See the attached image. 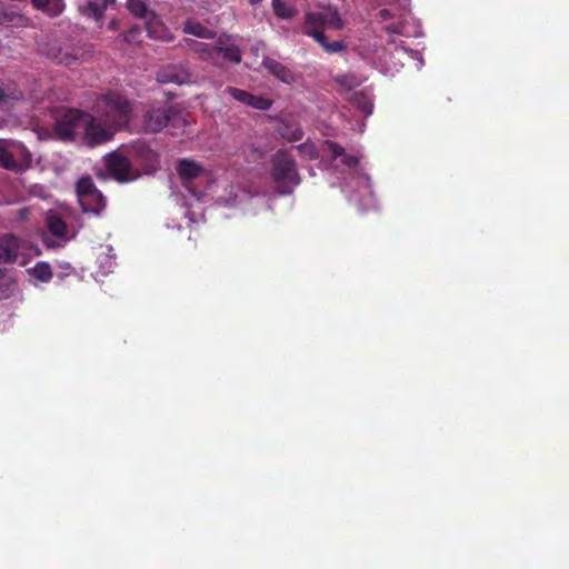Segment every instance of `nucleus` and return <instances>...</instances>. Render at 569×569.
<instances>
[{
  "label": "nucleus",
  "instance_id": "a878e982",
  "mask_svg": "<svg viewBox=\"0 0 569 569\" xmlns=\"http://www.w3.org/2000/svg\"><path fill=\"white\" fill-rule=\"evenodd\" d=\"M102 252L98 256L97 261L99 271L102 276L111 273L116 267V254L111 246L101 247Z\"/></svg>",
  "mask_w": 569,
  "mask_h": 569
},
{
  "label": "nucleus",
  "instance_id": "473e14b6",
  "mask_svg": "<svg viewBox=\"0 0 569 569\" xmlns=\"http://www.w3.org/2000/svg\"><path fill=\"white\" fill-rule=\"evenodd\" d=\"M293 148L297 149L299 154L305 159L313 160L319 157V152H318L316 146L310 141H306V142L300 143Z\"/></svg>",
  "mask_w": 569,
  "mask_h": 569
},
{
  "label": "nucleus",
  "instance_id": "2eb2a0df",
  "mask_svg": "<svg viewBox=\"0 0 569 569\" xmlns=\"http://www.w3.org/2000/svg\"><path fill=\"white\" fill-rule=\"evenodd\" d=\"M44 53L57 63L71 66L79 61L81 50L71 44H61L54 41L49 44Z\"/></svg>",
  "mask_w": 569,
  "mask_h": 569
},
{
  "label": "nucleus",
  "instance_id": "20e7f679",
  "mask_svg": "<svg viewBox=\"0 0 569 569\" xmlns=\"http://www.w3.org/2000/svg\"><path fill=\"white\" fill-rule=\"evenodd\" d=\"M94 111L103 122L113 126L117 130L127 126L133 114L130 101L116 92L99 97L94 103Z\"/></svg>",
  "mask_w": 569,
  "mask_h": 569
},
{
  "label": "nucleus",
  "instance_id": "e433bc0d",
  "mask_svg": "<svg viewBox=\"0 0 569 569\" xmlns=\"http://www.w3.org/2000/svg\"><path fill=\"white\" fill-rule=\"evenodd\" d=\"M410 54H411V57L413 59H417V61H418V69H421L423 67L425 62H423V59H422L420 52L415 51V50H410Z\"/></svg>",
  "mask_w": 569,
  "mask_h": 569
},
{
  "label": "nucleus",
  "instance_id": "6ab92c4d",
  "mask_svg": "<svg viewBox=\"0 0 569 569\" xmlns=\"http://www.w3.org/2000/svg\"><path fill=\"white\" fill-rule=\"evenodd\" d=\"M116 0H88L87 3L79 7L82 16L100 22L104 18L107 9L114 3Z\"/></svg>",
  "mask_w": 569,
  "mask_h": 569
},
{
  "label": "nucleus",
  "instance_id": "412c9836",
  "mask_svg": "<svg viewBox=\"0 0 569 569\" xmlns=\"http://www.w3.org/2000/svg\"><path fill=\"white\" fill-rule=\"evenodd\" d=\"M219 201H220V203H222L224 206H230V207L236 206L237 203H241L243 201H246L248 203V206H254V207L258 204H264V202H266L263 197L252 196L247 190H240L239 192H236L234 187H231L230 198H227V199L220 198Z\"/></svg>",
  "mask_w": 569,
  "mask_h": 569
},
{
  "label": "nucleus",
  "instance_id": "72a5a7b5",
  "mask_svg": "<svg viewBox=\"0 0 569 569\" xmlns=\"http://www.w3.org/2000/svg\"><path fill=\"white\" fill-rule=\"evenodd\" d=\"M248 106L257 110L266 111L271 108L272 101L261 96L251 94L250 100L248 101Z\"/></svg>",
  "mask_w": 569,
  "mask_h": 569
},
{
  "label": "nucleus",
  "instance_id": "f3484780",
  "mask_svg": "<svg viewBox=\"0 0 569 569\" xmlns=\"http://www.w3.org/2000/svg\"><path fill=\"white\" fill-rule=\"evenodd\" d=\"M187 46L190 51L197 53L202 61L212 66H219V52L217 51V42L210 44L197 40H188Z\"/></svg>",
  "mask_w": 569,
  "mask_h": 569
},
{
  "label": "nucleus",
  "instance_id": "ea45409f",
  "mask_svg": "<svg viewBox=\"0 0 569 569\" xmlns=\"http://www.w3.org/2000/svg\"><path fill=\"white\" fill-rule=\"evenodd\" d=\"M114 28H116V22L113 21L110 23V29H114Z\"/></svg>",
  "mask_w": 569,
  "mask_h": 569
},
{
  "label": "nucleus",
  "instance_id": "4c0bfd02",
  "mask_svg": "<svg viewBox=\"0 0 569 569\" xmlns=\"http://www.w3.org/2000/svg\"><path fill=\"white\" fill-rule=\"evenodd\" d=\"M137 30L132 29L130 30L129 34L126 36V40H130L131 38H133V33L136 32Z\"/></svg>",
  "mask_w": 569,
  "mask_h": 569
},
{
  "label": "nucleus",
  "instance_id": "7ed1b4c3",
  "mask_svg": "<svg viewBox=\"0 0 569 569\" xmlns=\"http://www.w3.org/2000/svg\"><path fill=\"white\" fill-rule=\"evenodd\" d=\"M362 81L363 79L361 77L351 72L338 74L335 78V82L338 86V92L362 114L363 119L359 122L358 127H350L351 130L358 132H363L366 127L365 120L373 112V98L371 90L368 88L357 90Z\"/></svg>",
  "mask_w": 569,
  "mask_h": 569
},
{
  "label": "nucleus",
  "instance_id": "cd10ccee",
  "mask_svg": "<svg viewBox=\"0 0 569 569\" xmlns=\"http://www.w3.org/2000/svg\"><path fill=\"white\" fill-rule=\"evenodd\" d=\"M23 98L22 92L14 83H8L0 87V108L7 107L12 101H18Z\"/></svg>",
  "mask_w": 569,
  "mask_h": 569
},
{
  "label": "nucleus",
  "instance_id": "5701e85b",
  "mask_svg": "<svg viewBox=\"0 0 569 569\" xmlns=\"http://www.w3.org/2000/svg\"><path fill=\"white\" fill-rule=\"evenodd\" d=\"M11 162H12V169L11 170H21L27 168L31 161V153L29 150L24 147L23 143L19 141H11Z\"/></svg>",
  "mask_w": 569,
  "mask_h": 569
},
{
  "label": "nucleus",
  "instance_id": "39448f33",
  "mask_svg": "<svg viewBox=\"0 0 569 569\" xmlns=\"http://www.w3.org/2000/svg\"><path fill=\"white\" fill-rule=\"evenodd\" d=\"M271 180L278 193L290 194L300 184L297 163L287 150H278L271 158Z\"/></svg>",
  "mask_w": 569,
  "mask_h": 569
},
{
  "label": "nucleus",
  "instance_id": "58836bf2",
  "mask_svg": "<svg viewBox=\"0 0 569 569\" xmlns=\"http://www.w3.org/2000/svg\"><path fill=\"white\" fill-rule=\"evenodd\" d=\"M250 4L256 6L259 4L262 0H248Z\"/></svg>",
  "mask_w": 569,
  "mask_h": 569
},
{
  "label": "nucleus",
  "instance_id": "7c9ffc66",
  "mask_svg": "<svg viewBox=\"0 0 569 569\" xmlns=\"http://www.w3.org/2000/svg\"><path fill=\"white\" fill-rule=\"evenodd\" d=\"M272 9L274 14L280 19H291L296 10L292 7L287 6L282 0H272Z\"/></svg>",
  "mask_w": 569,
  "mask_h": 569
},
{
  "label": "nucleus",
  "instance_id": "dca6fc26",
  "mask_svg": "<svg viewBox=\"0 0 569 569\" xmlns=\"http://www.w3.org/2000/svg\"><path fill=\"white\" fill-rule=\"evenodd\" d=\"M217 51L219 52V66H222L223 61H230L239 63L241 61V52L238 46H236L229 36H220L217 39Z\"/></svg>",
  "mask_w": 569,
  "mask_h": 569
},
{
  "label": "nucleus",
  "instance_id": "9d476101",
  "mask_svg": "<svg viewBox=\"0 0 569 569\" xmlns=\"http://www.w3.org/2000/svg\"><path fill=\"white\" fill-rule=\"evenodd\" d=\"M90 121V113L82 112L78 109L64 111L56 121V133L63 140H72L78 136H82L83 129Z\"/></svg>",
  "mask_w": 569,
  "mask_h": 569
},
{
  "label": "nucleus",
  "instance_id": "2f4dec72",
  "mask_svg": "<svg viewBox=\"0 0 569 569\" xmlns=\"http://www.w3.org/2000/svg\"><path fill=\"white\" fill-rule=\"evenodd\" d=\"M32 276L42 282H48L52 278L50 264L47 262H38L32 269Z\"/></svg>",
  "mask_w": 569,
  "mask_h": 569
},
{
  "label": "nucleus",
  "instance_id": "bb28decb",
  "mask_svg": "<svg viewBox=\"0 0 569 569\" xmlns=\"http://www.w3.org/2000/svg\"><path fill=\"white\" fill-rule=\"evenodd\" d=\"M183 32L202 39H213L214 32L198 21L188 20L184 23Z\"/></svg>",
  "mask_w": 569,
  "mask_h": 569
},
{
  "label": "nucleus",
  "instance_id": "423d86ee",
  "mask_svg": "<svg viewBox=\"0 0 569 569\" xmlns=\"http://www.w3.org/2000/svg\"><path fill=\"white\" fill-rule=\"evenodd\" d=\"M177 171L184 188L197 202L202 200L214 182L211 171L191 159H181L178 162Z\"/></svg>",
  "mask_w": 569,
  "mask_h": 569
},
{
  "label": "nucleus",
  "instance_id": "f257e3e1",
  "mask_svg": "<svg viewBox=\"0 0 569 569\" xmlns=\"http://www.w3.org/2000/svg\"><path fill=\"white\" fill-rule=\"evenodd\" d=\"M325 152L331 160V174L339 182L342 192L360 211L375 207L376 201L371 189L370 178L360 167L362 153L349 154L333 141H325Z\"/></svg>",
  "mask_w": 569,
  "mask_h": 569
},
{
  "label": "nucleus",
  "instance_id": "c9c22d12",
  "mask_svg": "<svg viewBox=\"0 0 569 569\" xmlns=\"http://www.w3.org/2000/svg\"><path fill=\"white\" fill-rule=\"evenodd\" d=\"M184 206L187 207L184 214L191 222H198L200 220V218H202L201 212L197 216L193 211L190 210V208L192 207V203L186 202Z\"/></svg>",
  "mask_w": 569,
  "mask_h": 569
},
{
  "label": "nucleus",
  "instance_id": "c756f323",
  "mask_svg": "<svg viewBox=\"0 0 569 569\" xmlns=\"http://www.w3.org/2000/svg\"><path fill=\"white\" fill-rule=\"evenodd\" d=\"M11 140H0V167L11 170Z\"/></svg>",
  "mask_w": 569,
  "mask_h": 569
},
{
  "label": "nucleus",
  "instance_id": "4be33fe9",
  "mask_svg": "<svg viewBox=\"0 0 569 569\" xmlns=\"http://www.w3.org/2000/svg\"><path fill=\"white\" fill-rule=\"evenodd\" d=\"M19 242L12 234L0 237V263H9L18 256Z\"/></svg>",
  "mask_w": 569,
  "mask_h": 569
},
{
  "label": "nucleus",
  "instance_id": "a19ab883",
  "mask_svg": "<svg viewBox=\"0 0 569 569\" xmlns=\"http://www.w3.org/2000/svg\"><path fill=\"white\" fill-rule=\"evenodd\" d=\"M383 3L385 4H392V2L390 0H386Z\"/></svg>",
  "mask_w": 569,
  "mask_h": 569
},
{
  "label": "nucleus",
  "instance_id": "b1692460",
  "mask_svg": "<svg viewBox=\"0 0 569 569\" xmlns=\"http://www.w3.org/2000/svg\"><path fill=\"white\" fill-rule=\"evenodd\" d=\"M303 33L306 36L312 38L317 43H319L321 46V48L327 53H331V54L340 53V52L345 51L347 48L345 42L341 40H336V41L329 42L325 32H303Z\"/></svg>",
  "mask_w": 569,
  "mask_h": 569
},
{
  "label": "nucleus",
  "instance_id": "f704fd0d",
  "mask_svg": "<svg viewBox=\"0 0 569 569\" xmlns=\"http://www.w3.org/2000/svg\"><path fill=\"white\" fill-rule=\"evenodd\" d=\"M226 91L237 101L242 102L243 104L248 106V101L250 100V97L252 93L238 89L234 87H228Z\"/></svg>",
  "mask_w": 569,
  "mask_h": 569
},
{
  "label": "nucleus",
  "instance_id": "393cba45",
  "mask_svg": "<svg viewBox=\"0 0 569 569\" xmlns=\"http://www.w3.org/2000/svg\"><path fill=\"white\" fill-rule=\"evenodd\" d=\"M32 6L49 17H58L66 9L64 0H31Z\"/></svg>",
  "mask_w": 569,
  "mask_h": 569
},
{
  "label": "nucleus",
  "instance_id": "c85d7f7f",
  "mask_svg": "<svg viewBox=\"0 0 569 569\" xmlns=\"http://www.w3.org/2000/svg\"><path fill=\"white\" fill-rule=\"evenodd\" d=\"M280 136L290 141H299L303 138V130L298 123L283 122L279 128Z\"/></svg>",
  "mask_w": 569,
  "mask_h": 569
},
{
  "label": "nucleus",
  "instance_id": "aec40b11",
  "mask_svg": "<svg viewBox=\"0 0 569 569\" xmlns=\"http://www.w3.org/2000/svg\"><path fill=\"white\" fill-rule=\"evenodd\" d=\"M262 66L283 83L291 84L297 80V76L291 69L272 58H264Z\"/></svg>",
  "mask_w": 569,
  "mask_h": 569
},
{
  "label": "nucleus",
  "instance_id": "1a4fd4ad",
  "mask_svg": "<svg viewBox=\"0 0 569 569\" xmlns=\"http://www.w3.org/2000/svg\"><path fill=\"white\" fill-rule=\"evenodd\" d=\"M126 7L132 16L146 21V29L150 38L163 41L171 40L172 37L169 30L162 24L154 12L149 10L143 0H127Z\"/></svg>",
  "mask_w": 569,
  "mask_h": 569
},
{
  "label": "nucleus",
  "instance_id": "0eeeda50",
  "mask_svg": "<svg viewBox=\"0 0 569 569\" xmlns=\"http://www.w3.org/2000/svg\"><path fill=\"white\" fill-rule=\"evenodd\" d=\"M187 120L183 113L173 107H152L143 117V129L147 132H159L167 127L179 129Z\"/></svg>",
  "mask_w": 569,
  "mask_h": 569
},
{
  "label": "nucleus",
  "instance_id": "ddd939ff",
  "mask_svg": "<svg viewBox=\"0 0 569 569\" xmlns=\"http://www.w3.org/2000/svg\"><path fill=\"white\" fill-rule=\"evenodd\" d=\"M397 8L395 12L391 9H381L378 12V18L381 22H386L389 19L398 18L399 21L392 22L386 26V31L389 33H397L406 37H410L412 33L408 30L406 23V12L408 11L409 0H396Z\"/></svg>",
  "mask_w": 569,
  "mask_h": 569
},
{
  "label": "nucleus",
  "instance_id": "6e6552de",
  "mask_svg": "<svg viewBox=\"0 0 569 569\" xmlns=\"http://www.w3.org/2000/svg\"><path fill=\"white\" fill-rule=\"evenodd\" d=\"M346 21L336 7L328 6L320 11H306L302 32H325V29L342 30Z\"/></svg>",
  "mask_w": 569,
  "mask_h": 569
},
{
  "label": "nucleus",
  "instance_id": "f8f14e48",
  "mask_svg": "<svg viewBox=\"0 0 569 569\" xmlns=\"http://www.w3.org/2000/svg\"><path fill=\"white\" fill-rule=\"evenodd\" d=\"M47 231L42 233L43 243L48 248H60L70 239L68 236V227L62 218L50 212L46 219Z\"/></svg>",
  "mask_w": 569,
  "mask_h": 569
},
{
  "label": "nucleus",
  "instance_id": "9b49d317",
  "mask_svg": "<svg viewBox=\"0 0 569 569\" xmlns=\"http://www.w3.org/2000/svg\"><path fill=\"white\" fill-rule=\"evenodd\" d=\"M79 204L83 212L100 214L106 208V198L96 188L90 177H83L76 187Z\"/></svg>",
  "mask_w": 569,
  "mask_h": 569
},
{
  "label": "nucleus",
  "instance_id": "a211bd4d",
  "mask_svg": "<svg viewBox=\"0 0 569 569\" xmlns=\"http://www.w3.org/2000/svg\"><path fill=\"white\" fill-rule=\"evenodd\" d=\"M157 80L160 83L184 84L189 82L190 74L183 67L171 64L158 71Z\"/></svg>",
  "mask_w": 569,
  "mask_h": 569
},
{
  "label": "nucleus",
  "instance_id": "4468645a",
  "mask_svg": "<svg viewBox=\"0 0 569 569\" xmlns=\"http://www.w3.org/2000/svg\"><path fill=\"white\" fill-rule=\"evenodd\" d=\"M90 123L83 129L82 136L87 144L94 147L112 139L117 129L103 122L98 116L90 114Z\"/></svg>",
  "mask_w": 569,
  "mask_h": 569
},
{
  "label": "nucleus",
  "instance_id": "f03ea898",
  "mask_svg": "<svg viewBox=\"0 0 569 569\" xmlns=\"http://www.w3.org/2000/svg\"><path fill=\"white\" fill-rule=\"evenodd\" d=\"M109 174L119 182H130L141 174L137 166L143 170L152 169L158 163V156L148 142L137 140L122 144L119 150L104 157Z\"/></svg>",
  "mask_w": 569,
  "mask_h": 569
}]
</instances>
